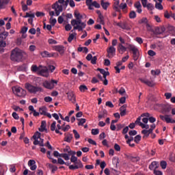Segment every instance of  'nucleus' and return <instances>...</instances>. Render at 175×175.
Wrapping results in <instances>:
<instances>
[{
    "label": "nucleus",
    "instance_id": "obj_1",
    "mask_svg": "<svg viewBox=\"0 0 175 175\" xmlns=\"http://www.w3.org/2000/svg\"><path fill=\"white\" fill-rule=\"evenodd\" d=\"M23 51L18 48H15L11 52V61H14V62H20L23 59Z\"/></svg>",
    "mask_w": 175,
    "mask_h": 175
},
{
    "label": "nucleus",
    "instance_id": "obj_2",
    "mask_svg": "<svg viewBox=\"0 0 175 175\" xmlns=\"http://www.w3.org/2000/svg\"><path fill=\"white\" fill-rule=\"evenodd\" d=\"M70 162L74 163L75 165H71L68 167L70 170H76V169H81L83 167V163L81 160H78L77 157L75 155H72L70 157Z\"/></svg>",
    "mask_w": 175,
    "mask_h": 175
},
{
    "label": "nucleus",
    "instance_id": "obj_3",
    "mask_svg": "<svg viewBox=\"0 0 175 175\" xmlns=\"http://www.w3.org/2000/svg\"><path fill=\"white\" fill-rule=\"evenodd\" d=\"M71 25L74 27V30L78 29L79 32L81 31H83L84 28L86 27V24L84 22H81V18H79V19H72L71 21Z\"/></svg>",
    "mask_w": 175,
    "mask_h": 175
},
{
    "label": "nucleus",
    "instance_id": "obj_4",
    "mask_svg": "<svg viewBox=\"0 0 175 175\" xmlns=\"http://www.w3.org/2000/svg\"><path fill=\"white\" fill-rule=\"evenodd\" d=\"M127 46L128 50H130V51H132L133 53V58L134 61H137L139 59V57L140 55L139 49L133 44H126Z\"/></svg>",
    "mask_w": 175,
    "mask_h": 175
},
{
    "label": "nucleus",
    "instance_id": "obj_5",
    "mask_svg": "<svg viewBox=\"0 0 175 175\" xmlns=\"http://www.w3.org/2000/svg\"><path fill=\"white\" fill-rule=\"evenodd\" d=\"M25 88L30 92V94H36V92H43V89L40 87L33 86L31 83L25 84Z\"/></svg>",
    "mask_w": 175,
    "mask_h": 175
},
{
    "label": "nucleus",
    "instance_id": "obj_6",
    "mask_svg": "<svg viewBox=\"0 0 175 175\" xmlns=\"http://www.w3.org/2000/svg\"><path fill=\"white\" fill-rule=\"evenodd\" d=\"M12 91L15 95L19 97L25 96V95H27V91L20 86L12 87Z\"/></svg>",
    "mask_w": 175,
    "mask_h": 175
},
{
    "label": "nucleus",
    "instance_id": "obj_7",
    "mask_svg": "<svg viewBox=\"0 0 175 175\" xmlns=\"http://www.w3.org/2000/svg\"><path fill=\"white\" fill-rule=\"evenodd\" d=\"M54 84H58V81L54 79H52L51 81H45L42 83V85L47 90H53L55 87Z\"/></svg>",
    "mask_w": 175,
    "mask_h": 175
},
{
    "label": "nucleus",
    "instance_id": "obj_8",
    "mask_svg": "<svg viewBox=\"0 0 175 175\" xmlns=\"http://www.w3.org/2000/svg\"><path fill=\"white\" fill-rule=\"evenodd\" d=\"M157 106L161 109L163 114H169L172 111V106L165 104H158Z\"/></svg>",
    "mask_w": 175,
    "mask_h": 175
},
{
    "label": "nucleus",
    "instance_id": "obj_9",
    "mask_svg": "<svg viewBox=\"0 0 175 175\" xmlns=\"http://www.w3.org/2000/svg\"><path fill=\"white\" fill-rule=\"evenodd\" d=\"M38 74H40V76H42L43 77H49V76H50L49 73V68L40 65Z\"/></svg>",
    "mask_w": 175,
    "mask_h": 175
},
{
    "label": "nucleus",
    "instance_id": "obj_10",
    "mask_svg": "<svg viewBox=\"0 0 175 175\" xmlns=\"http://www.w3.org/2000/svg\"><path fill=\"white\" fill-rule=\"evenodd\" d=\"M159 118L162 121H165L167 124H175V120L172 118L170 115H160Z\"/></svg>",
    "mask_w": 175,
    "mask_h": 175
},
{
    "label": "nucleus",
    "instance_id": "obj_11",
    "mask_svg": "<svg viewBox=\"0 0 175 175\" xmlns=\"http://www.w3.org/2000/svg\"><path fill=\"white\" fill-rule=\"evenodd\" d=\"M53 155L54 157H55V158H58V157H59L60 158H64V161H69V159H70V158L69 157V154H68V153L59 154V152L57 150H55L53 152Z\"/></svg>",
    "mask_w": 175,
    "mask_h": 175
},
{
    "label": "nucleus",
    "instance_id": "obj_12",
    "mask_svg": "<svg viewBox=\"0 0 175 175\" xmlns=\"http://www.w3.org/2000/svg\"><path fill=\"white\" fill-rule=\"evenodd\" d=\"M52 9H54L56 16H59V14L63 10L62 5H59L58 2L52 5Z\"/></svg>",
    "mask_w": 175,
    "mask_h": 175
},
{
    "label": "nucleus",
    "instance_id": "obj_13",
    "mask_svg": "<svg viewBox=\"0 0 175 175\" xmlns=\"http://www.w3.org/2000/svg\"><path fill=\"white\" fill-rule=\"evenodd\" d=\"M108 58H113L116 55V48L114 46H109L107 49Z\"/></svg>",
    "mask_w": 175,
    "mask_h": 175
},
{
    "label": "nucleus",
    "instance_id": "obj_14",
    "mask_svg": "<svg viewBox=\"0 0 175 175\" xmlns=\"http://www.w3.org/2000/svg\"><path fill=\"white\" fill-rule=\"evenodd\" d=\"M139 81L142 83H144V84H146L148 87H154L155 85V83H154V81H148V79L140 78Z\"/></svg>",
    "mask_w": 175,
    "mask_h": 175
},
{
    "label": "nucleus",
    "instance_id": "obj_15",
    "mask_svg": "<svg viewBox=\"0 0 175 175\" xmlns=\"http://www.w3.org/2000/svg\"><path fill=\"white\" fill-rule=\"evenodd\" d=\"M68 99L72 102V103H76V96L72 92L67 93Z\"/></svg>",
    "mask_w": 175,
    "mask_h": 175
},
{
    "label": "nucleus",
    "instance_id": "obj_16",
    "mask_svg": "<svg viewBox=\"0 0 175 175\" xmlns=\"http://www.w3.org/2000/svg\"><path fill=\"white\" fill-rule=\"evenodd\" d=\"M55 50L58 51L61 55H64V53H65V46L62 45H57L55 46Z\"/></svg>",
    "mask_w": 175,
    "mask_h": 175
},
{
    "label": "nucleus",
    "instance_id": "obj_17",
    "mask_svg": "<svg viewBox=\"0 0 175 175\" xmlns=\"http://www.w3.org/2000/svg\"><path fill=\"white\" fill-rule=\"evenodd\" d=\"M36 161L35 160H29L28 161V166H29L31 170H36L38 166L36 165Z\"/></svg>",
    "mask_w": 175,
    "mask_h": 175
},
{
    "label": "nucleus",
    "instance_id": "obj_18",
    "mask_svg": "<svg viewBox=\"0 0 175 175\" xmlns=\"http://www.w3.org/2000/svg\"><path fill=\"white\" fill-rule=\"evenodd\" d=\"M126 49H128V47H125L122 44H119L118 46V51L120 53V54H123L126 51Z\"/></svg>",
    "mask_w": 175,
    "mask_h": 175
},
{
    "label": "nucleus",
    "instance_id": "obj_19",
    "mask_svg": "<svg viewBox=\"0 0 175 175\" xmlns=\"http://www.w3.org/2000/svg\"><path fill=\"white\" fill-rule=\"evenodd\" d=\"M47 125V123L45 120H42L41 122L40 128L38 129V131L40 132H44L46 131V126Z\"/></svg>",
    "mask_w": 175,
    "mask_h": 175
},
{
    "label": "nucleus",
    "instance_id": "obj_20",
    "mask_svg": "<svg viewBox=\"0 0 175 175\" xmlns=\"http://www.w3.org/2000/svg\"><path fill=\"white\" fill-rule=\"evenodd\" d=\"M113 9L115 12H120V1H116L114 2L113 5Z\"/></svg>",
    "mask_w": 175,
    "mask_h": 175
},
{
    "label": "nucleus",
    "instance_id": "obj_21",
    "mask_svg": "<svg viewBox=\"0 0 175 175\" xmlns=\"http://www.w3.org/2000/svg\"><path fill=\"white\" fill-rule=\"evenodd\" d=\"M10 2V0H0V9H5V6Z\"/></svg>",
    "mask_w": 175,
    "mask_h": 175
},
{
    "label": "nucleus",
    "instance_id": "obj_22",
    "mask_svg": "<svg viewBox=\"0 0 175 175\" xmlns=\"http://www.w3.org/2000/svg\"><path fill=\"white\" fill-rule=\"evenodd\" d=\"M127 158L132 162H139V161H140V157L137 156L133 157V156L129 155L127 156Z\"/></svg>",
    "mask_w": 175,
    "mask_h": 175
},
{
    "label": "nucleus",
    "instance_id": "obj_23",
    "mask_svg": "<svg viewBox=\"0 0 175 175\" xmlns=\"http://www.w3.org/2000/svg\"><path fill=\"white\" fill-rule=\"evenodd\" d=\"M41 55L42 57H43V58H50L51 57H53V54L49 53V51H45L41 53Z\"/></svg>",
    "mask_w": 175,
    "mask_h": 175
},
{
    "label": "nucleus",
    "instance_id": "obj_24",
    "mask_svg": "<svg viewBox=\"0 0 175 175\" xmlns=\"http://www.w3.org/2000/svg\"><path fill=\"white\" fill-rule=\"evenodd\" d=\"M157 168H158V162L157 161H152L151 164L149 165V169L150 170H154Z\"/></svg>",
    "mask_w": 175,
    "mask_h": 175
},
{
    "label": "nucleus",
    "instance_id": "obj_25",
    "mask_svg": "<svg viewBox=\"0 0 175 175\" xmlns=\"http://www.w3.org/2000/svg\"><path fill=\"white\" fill-rule=\"evenodd\" d=\"M101 6L104 10H107V8L110 6V3L109 2H105L103 0H101Z\"/></svg>",
    "mask_w": 175,
    "mask_h": 175
},
{
    "label": "nucleus",
    "instance_id": "obj_26",
    "mask_svg": "<svg viewBox=\"0 0 175 175\" xmlns=\"http://www.w3.org/2000/svg\"><path fill=\"white\" fill-rule=\"evenodd\" d=\"M107 117V111L106 109H103L100 113L98 114V118H105Z\"/></svg>",
    "mask_w": 175,
    "mask_h": 175
},
{
    "label": "nucleus",
    "instance_id": "obj_27",
    "mask_svg": "<svg viewBox=\"0 0 175 175\" xmlns=\"http://www.w3.org/2000/svg\"><path fill=\"white\" fill-rule=\"evenodd\" d=\"M72 139H73V135L68 134L65 136L64 142H66L67 143H70V142H72Z\"/></svg>",
    "mask_w": 175,
    "mask_h": 175
},
{
    "label": "nucleus",
    "instance_id": "obj_28",
    "mask_svg": "<svg viewBox=\"0 0 175 175\" xmlns=\"http://www.w3.org/2000/svg\"><path fill=\"white\" fill-rule=\"evenodd\" d=\"M39 113L41 114V116H45V114L47 113V107H42L39 109Z\"/></svg>",
    "mask_w": 175,
    "mask_h": 175
},
{
    "label": "nucleus",
    "instance_id": "obj_29",
    "mask_svg": "<svg viewBox=\"0 0 175 175\" xmlns=\"http://www.w3.org/2000/svg\"><path fill=\"white\" fill-rule=\"evenodd\" d=\"M40 68V66H39L38 67V66H36V65H33V66H31V70L32 72H38V73H39Z\"/></svg>",
    "mask_w": 175,
    "mask_h": 175
},
{
    "label": "nucleus",
    "instance_id": "obj_30",
    "mask_svg": "<svg viewBox=\"0 0 175 175\" xmlns=\"http://www.w3.org/2000/svg\"><path fill=\"white\" fill-rule=\"evenodd\" d=\"M120 28H122V29H126V31H129V29H131V28L129 27V26H128V24H126V23H122Z\"/></svg>",
    "mask_w": 175,
    "mask_h": 175
},
{
    "label": "nucleus",
    "instance_id": "obj_31",
    "mask_svg": "<svg viewBox=\"0 0 175 175\" xmlns=\"http://www.w3.org/2000/svg\"><path fill=\"white\" fill-rule=\"evenodd\" d=\"M87 90H88V88H87L85 85H81L79 86V91H81V92H85Z\"/></svg>",
    "mask_w": 175,
    "mask_h": 175
},
{
    "label": "nucleus",
    "instance_id": "obj_32",
    "mask_svg": "<svg viewBox=\"0 0 175 175\" xmlns=\"http://www.w3.org/2000/svg\"><path fill=\"white\" fill-rule=\"evenodd\" d=\"M156 9H158L159 10H163V6L162 5L161 3H156L155 4Z\"/></svg>",
    "mask_w": 175,
    "mask_h": 175
},
{
    "label": "nucleus",
    "instance_id": "obj_33",
    "mask_svg": "<svg viewBox=\"0 0 175 175\" xmlns=\"http://www.w3.org/2000/svg\"><path fill=\"white\" fill-rule=\"evenodd\" d=\"M151 74L153 76H159V75H161V70H151Z\"/></svg>",
    "mask_w": 175,
    "mask_h": 175
},
{
    "label": "nucleus",
    "instance_id": "obj_34",
    "mask_svg": "<svg viewBox=\"0 0 175 175\" xmlns=\"http://www.w3.org/2000/svg\"><path fill=\"white\" fill-rule=\"evenodd\" d=\"M160 165H161V169L165 170V169H166V167L167 166V163H166V161H162L160 163Z\"/></svg>",
    "mask_w": 175,
    "mask_h": 175
},
{
    "label": "nucleus",
    "instance_id": "obj_35",
    "mask_svg": "<svg viewBox=\"0 0 175 175\" xmlns=\"http://www.w3.org/2000/svg\"><path fill=\"white\" fill-rule=\"evenodd\" d=\"M41 134L40 132L36 131L34 135H33V139H40Z\"/></svg>",
    "mask_w": 175,
    "mask_h": 175
},
{
    "label": "nucleus",
    "instance_id": "obj_36",
    "mask_svg": "<svg viewBox=\"0 0 175 175\" xmlns=\"http://www.w3.org/2000/svg\"><path fill=\"white\" fill-rule=\"evenodd\" d=\"M78 121H79L78 122V125L80 126V125H84V124H85V121L86 120L84 119V118H81V119H77Z\"/></svg>",
    "mask_w": 175,
    "mask_h": 175
},
{
    "label": "nucleus",
    "instance_id": "obj_37",
    "mask_svg": "<svg viewBox=\"0 0 175 175\" xmlns=\"http://www.w3.org/2000/svg\"><path fill=\"white\" fill-rule=\"evenodd\" d=\"M146 8H147L148 10H154V5H152L151 3H148Z\"/></svg>",
    "mask_w": 175,
    "mask_h": 175
},
{
    "label": "nucleus",
    "instance_id": "obj_38",
    "mask_svg": "<svg viewBox=\"0 0 175 175\" xmlns=\"http://www.w3.org/2000/svg\"><path fill=\"white\" fill-rule=\"evenodd\" d=\"M72 132L74 133V136H75V138L76 139V140H77L78 139H80V134H79L77 131L73 130Z\"/></svg>",
    "mask_w": 175,
    "mask_h": 175
},
{
    "label": "nucleus",
    "instance_id": "obj_39",
    "mask_svg": "<svg viewBox=\"0 0 175 175\" xmlns=\"http://www.w3.org/2000/svg\"><path fill=\"white\" fill-rule=\"evenodd\" d=\"M98 70H99L100 73H101V75H103V79H106V70H105V69H102V68H98Z\"/></svg>",
    "mask_w": 175,
    "mask_h": 175
},
{
    "label": "nucleus",
    "instance_id": "obj_40",
    "mask_svg": "<svg viewBox=\"0 0 175 175\" xmlns=\"http://www.w3.org/2000/svg\"><path fill=\"white\" fill-rule=\"evenodd\" d=\"M92 135H99V129H92Z\"/></svg>",
    "mask_w": 175,
    "mask_h": 175
},
{
    "label": "nucleus",
    "instance_id": "obj_41",
    "mask_svg": "<svg viewBox=\"0 0 175 175\" xmlns=\"http://www.w3.org/2000/svg\"><path fill=\"white\" fill-rule=\"evenodd\" d=\"M140 140H142V136L140 135L135 136L134 138V142L135 143H139V142H140Z\"/></svg>",
    "mask_w": 175,
    "mask_h": 175
},
{
    "label": "nucleus",
    "instance_id": "obj_42",
    "mask_svg": "<svg viewBox=\"0 0 175 175\" xmlns=\"http://www.w3.org/2000/svg\"><path fill=\"white\" fill-rule=\"evenodd\" d=\"M57 125V122L54 121L51 125V131H52V132H54V131H55V126Z\"/></svg>",
    "mask_w": 175,
    "mask_h": 175
},
{
    "label": "nucleus",
    "instance_id": "obj_43",
    "mask_svg": "<svg viewBox=\"0 0 175 175\" xmlns=\"http://www.w3.org/2000/svg\"><path fill=\"white\" fill-rule=\"evenodd\" d=\"M44 102H46L47 103L53 101V98L51 96H46L44 98Z\"/></svg>",
    "mask_w": 175,
    "mask_h": 175
},
{
    "label": "nucleus",
    "instance_id": "obj_44",
    "mask_svg": "<svg viewBox=\"0 0 175 175\" xmlns=\"http://www.w3.org/2000/svg\"><path fill=\"white\" fill-rule=\"evenodd\" d=\"M49 167L52 168V173H55V172H57V170H58V167L57 166H54L52 164H49Z\"/></svg>",
    "mask_w": 175,
    "mask_h": 175
},
{
    "label": "nucleus",
    "instance_id": "obj_45",
    "mask_svg": "<svg viewBox=\"0 0 175 175\" xmlns=\"http://www.w3.org/2000/svg\"><path fill=\"white\" fill-rule=\"evenodd\" d=\"M130 18H136V12L135 11H131L129 14Z\"/></svg>",
    "mask_w": 175,
    "mask_h": 175
},
{
    "label": "nucleus",
    "instance_id": "obj_46",
    "mask_svg": "<svg viewBox=\"0 0 175 175\" xmlns=\"http://www.w3.org/2000/svg\"><path fill=\"white\" fill-rule=\"evenodd\" d=\"M148 55H150V57H154L155 55H157V53H155V51H152V50H149L148 51Z\"/></svg>",
    "mask_w": 175,
    "mask_h": 175
},
{
    "label": "nucleus",
    "instance_id": "obj_47",
    "mask_svg": "<svg viewBox=\"0 0 175 175\" xmlns=\"http://www.w3.org/2000/svg\"><path fill=\"white\" fill-rule=\"evenodd\" d=\"M130 136H136L137 135V131L136 130H132L129 132Z\"/></svg>",
    "mask_w": 175,
    "mask_h": 175
},
{
    "label": "nucleus",
    "instance_id": "obj_48",
    "mask_svg": "<svg viewBox=\"0 0 175 175\" xmlns=\"http://www.w3.org/2000/svg\"><path fill=\"white\" fill-rule=\"evenodd\" d=\"M92 6H94V8H96V9H99V8H100V5L96 2V1H93L92 3Z\"/></svg>",
    "mask_w": 175,
    "mask_h": 175
},
{
    "label": "nucleus",
    "instance_id": "obj_49",
    "mask_svg": "<svg viewBox=\"0 0 175 175\" xmlns=\"http://www.w3.org/2000/svg\"><path fill=\"white\" fill-rule=\"evenodd\" d=\"M98 59V57L96 56H94L92 59L90 60L91 61V64H92V65H95L96 64V60Z\"/></svg>",
    "mask_w": 175,
    "mask_h": 175
},
{
    "label": "nucleus",
    "instance_id": "obj_50",
    "mask_svg": "<svg viewBox=\"0 0 175 175\" xmlns=\"http://www.w3.org/2000/svg\"><path fill=\"white\" fill-rule=\"evenodd\" d=\"M75 39V34L71 33L70 34L68 38V42H69V43H70L72 42V40H73Z\"/></svg>",
    "mask_w": 175,
    "mask_h": 175
},
{
    "label": "nucleus",
    "instance_id": "obj_51",
    "mask_svg": "<svg viewBox=\"0 0 175 175\" xmlns=\"http://www.w3.org/2000/svg\"><path fill=\"white\" fill-rule=\"evenodd\" d=\"M164 96H165L166 99H172V93L166 92L165 93Z\"/></svg>",
    "mask_w": 175,
    "mask_h": 175
},
{
    "label": "nucleus",
    "instance_id": "obj_52",
    "mask_svg": "<svg viewBox=\"0 0 175 175\" xmlns=\"http://www.w3.org/2000/svg\"><path fill=\"white\" fill-rule=\"evenodd\" d=\"M106 106H107L108 107H111L113 108L114 107V105H113V103H111V101H107L105 103Z\"/></svg>",
    "mask_w": 175,
    "mask_h": 175
},
{
    "label": "nucleus",
    "instance_id": "obj_53",
    "mask_svg": "<svg viewBox=\"0 0 175 175\" xmlns=\"http://www.w3.org/2000/svg\"><path fill=\"white\" fill-rule=\"evenodd\" d=\"M49 44H57V41L53 38H50L48 40Z\"/></svg>",
    "mask_w": 175,
    "mask_h": 175
},
{
    "label": "nucleus",
    "instance_id": "obj_54",
    "mask_svg": "<svg viewBox=\"0 0 175 175\" xmlns=\"http://www.w3.org/2000/svg\"><path fill=\"white\" fill-rule=\"evenodd\" d=\"M135 40L137 42V43H139V44H142V43H143V38H142L137 37L135 38Z\"/></svg>",
    "mask_w": 175,
    "mask_h": 175
},
{
    "label": "nucleus",
    "instance_id": "obj_55",
    "mask_svg": "<svg viewBox=\"0 0 175 175\" xmlns=\"http://www.w3.org/2000/svg\"><path fill=\"white\" fill-rule=\"evenodd\" d=\"M44 15H45L44 13L42 12H37L36 13V17H43Z\"/></svg>",
    "mask_w": 175,
    "mask_h": 175
},
{
    "label": "nucleus",
    "instance_id": "obj_56",
    "mask_svg": "<svg viewBox=\"0 0 175 175\" xmlns=\"http://www.w3.org/2000/svg\"><path fill=\"white\" fill-rule=\"evenodd\" d=\"M114 149L116 150V151H121V146H120V145H118V144H115Z\"/></svg>",
    "mask_w": 175,
    "mask_h": 175
},
{
    "label": "nucleus",
    "instance_id": "obj_57",
    "mask_svg": "<svg viewBox=\"0 0 175 175\" xmlns=\"http://www.w3.org/2000/svg\"><path fill=\"white\" fill-rule=\"evenodd\" d=\"M142 135H144V136H146V137H148L150 136V134L148 133V132L146 129L142 130Z\"/></svg>",
    "mask_w": 175,
    "mask_h": 175
},
{
    "label": "nucleus",
    "instance_id": "obj_58",
    "mask_svg": "<svg viewBox=\"0 0 175 175\" xmlns=\"http://www.w3.org/2000/svg\"><path fill=\"white\" fill-rule=\"evenodd\" d=\"M28 31V27H23L22 29H21V33L24 34V33H27V31Z\"/></svg>",
    "mask_w": 175,
    "mask_h": 175
},
{
    "label": "nucleus",
    "instance_id": "obj_59",
    "mask_svg": "<svg viewBox=\"0 0 175 175\" xmlns=\"http://www.w3.org/2000/svg\"><path fill=\"white\" fill-rule=\"evenodd\" d=\"M98 18H100V24H104L105 23V21L103 20V15H102V14H100L98 15Z\"/></svg>",
    "mask_w": 175,
    "mask_h": 175
},
{
    "label": "nucleus",
    "instance_id": "obj_60",
    "mask_svg": "<svg viewBox=\"0 0 175 175\" xmlns=\"http://www.w3.org/2000/svg\"><path fill=\"white\" fill-rule=\"evenodd\" d=\"M48 69H49V70H51V73H53V72H54V70H55V66L49 65L48 66Z\"/></svg>",
    "mask_w": 175,
    "mask_h": 175
},
{
    "label": "nucleus",
    "instance_id": "obj_61",
    "mask_svg": "<svg viewBox=\"0 0 175 175\" xmlns=\"http://www.w3.org/2000/svg\"><path fill=\"white\" fill-rule=\"evenodd\" d=\"M57 163H59V165H64L65 161L62 158H58L57 159Z\"/></svg>",
    "mask_w": 175,
    "mask_h": 175
},
{
    "label": "nucleus",
    "instance_id": "obj_62",
    "mask_svg": "<svg viewBox=\"0 0 175 175\" xmlns=\"http://www.w3.org/2000/svg\"><path fill=\"white\" fill-rule=\"evenodd\" d=\"M65 29H66V31H70V29H72V25H70V24H67V25H66V26H65Z\"/></svg>",
    "mask_w": 175,
    "mask_h": 175
},
{
    "label": "nucleus",
    "instance_id": "obj_63",
    "mask_svg": "<svg viewBox=\"0 0 175 175\" xmlns=\"http://www.w3.org/2000/svg\"><path fill=\"white\" fill-rule=\"evenodd\" d=\"M12 117L13 118H14V120H18V118H20V117L18 116V114H17V113L16 112L12 113Z\"/></svg>",
    "mask_w": 175,
    "mask_h": 175
},
{
    "label": "nucleus",
    "instance_id": "obj_64",
    "mask_svg": "<svg viewBox=\"0 0 175 175\" xmlns=\"http://www.w3.org/2000/svg\"><path fill=\"white\" fill-rule=\"evenodd\" d=\"M154 175H162V174H163V173H162L161 171L154 170Z\"/></svg>",
    "mask_w": 175,
    "mask_h": 175
}]
</instances>
